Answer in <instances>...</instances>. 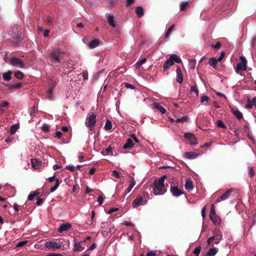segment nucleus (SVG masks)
I'll return each instance as SVG.
<instances>
[{"label":"nucleus","mask_w":256,"mask_h":256,"mask_svg":"<svg viewBox=\"0 0 256 256\" xmlns=\"http://www.w3.org/2000/svg\"><path fill=\"white\" fill-rule=\"evenodd\" d=\"M156 256V254L155 252L150 251V252H147L146 256Z\"/></svg>","instance_id":"13d9d810"},{"label":"nucleus","mask_w":256,"mask_h":256,"mask_svg":"<svg viewBox=\"0 0 256 256\" xmlns=\"http://www.w3.org/2000/svg\"><path fill=\"white\" fill-rule=\"evenodd\" d=\"M174 27V24H173L168 28V29L167 30L166 33L164 35L165 38H168L170 34L172 31Z\"/></svg>","instance_id":"e433bc0d"},{"label":"nucleus","mask_w":256,"mask_h":256,"mask_svg":"<svg viewBox=\"0 0 256 256\" xmlns=\"http://www.w3.org/2000/svg\"><path fill=\"white\" fill-rule=\"evenodd\" d=\"M108 24L112 28L116 26V22L114 20V17L113 15H110L108 18Z\"/></svg>","instance_id":"412c9836"},{"label":"nucleus","mask_w":256,"mask_h":256,"mask_svg":"<svg viewBox=\"0 0 256 256\" xmlns=\"http://www.w3.org/2000/svg\"><path fill=\"white\" fill-rule=\"evenodd\" d=\"M12 74V71H8L6 72H4L2 74V77L4 80L8 81L11 80V75Z\"/></svg>","instance_id":"cd10ccee"},{"label":"nucleus","mask_w":256,"mask_h":256,"mask_svg":"<svg viewBox=\"0 0 256 256\" xmlns=\"http://www.w3.org/2000/svg\"><path fill=\"white\" fill-rule=\"evenodd\" d=\"M188 6V3L186 2H183L180 6V10L181 11L184 10Z\"/></svg>","instance_id":"79ce46f5"},{"label":"nucleus","mask_w":256,"mask_h":256,"mask_svg":"<svg viewBox=\"0 0 256 256\" xmlns=\"http://www.w3.org/2000/svg\"><path fill=\"white\" fill-rule=\"evenodd\" d=\"M216 126L218 128H223L224 129L226 128V126L224 124L222 120H218L216 122Z\"/></svg>","instance_id":"c9c22d12"},{"label":"nucleus","mask_w":256,"mask_h":256,"mask_svg":"<svg viewBox=\"0 0 256 256\" xmlns=\"http://www.w3.org/2000/svg\"><path fill=\"white\" fill-rule=\"evenodd\" d=\"M184 138L190 140L191 145L197 144V138L194 134L189 132L186 133Z\"/></svg>","instance_id":"0eeeda50"},{"label":"nucleus","mask_w":256,"mask_h":256,"mask_svg":"<svg viewBox=\"0 0 256 256\" xmlns=\"http://www.w3.org/2000/svg\"><path fill=\"white\" fill-rule=\"evenodd\" d=\"M174 62L170 58L168 59L163 65L164 71L166 72L169 69L173 64Z\"/></svg>","instance_id":"dca6fc26"},{"label":"nucleus","mask_w":256,"mask_h":256,"mask_svg":"<svg viewBox=\"0 0 256 256\" xmlns=\"http://www.w3.org/2000/svg\"><path fill=\"white\" fill-rule=\"evenodd\" d=\"M218 252V249L216 248H210L206 254V256H214Z\"/></svg>","instance_id":"a878e982"},{"label":"nucleus","mask_w":256,"mask_h":256,"mask_svg":"<svg viewBox=\"0 0 256 256\" xmlns=\"http://www.w3.org/2000/svg\"><path fill=\"white\" fill-rule=\"evenodd\" d=\"M6 86H8V89L9 90L17 89L16 88V84H8L6 85Z\"/></svg>","instance_id":"3c124183"},{"label":"nucleus","mask_w":256,"mask_h":256,"mask_svg":"<svg viewBox=\"0 0 256 256\" xmlns=\"http://www.w3.org/2000/svg\"><path fill=\"white\" fill-rule=\"evenodd\" d=\"M136 13L138 17H142L144 15L143 8L140 6L136 7Z\"/></svg>","instance_id":"393cba45"},{"label":"nucleus","mask_w":256,"mask_h":256,"mask_svg":"<svg viewBox=\"0 0 256 256\" xmlns=\"http://www.w3.org/2000/svg\"><path fill=\"white\" fill-rule=\"evenodd\" d=\"M31 164L32 167L35 170H38L42 166V162L36 158H32L31 160Z\"/></svg>","instance_id":"ddd939ff"},{"label":"nucleus","mask_w":256,"mask_h":256,"mask_svg":"<svg viewBox=\"0 0 256 256\" xmlns=\"http://www.w3.org/2000/svg\"><path fill=\"white\" fill-rule=\"evenodd\" d=\"M164 180L160 178L158 180H156L154 182V184H158V185H160L162 186H164Z\"/></svg>","instance_id":"58836bf2"},{"label":"nucleus","mask_w":256,"mask_h":256,"mask_svg":"<svg viewBox=\"0 0 256 256\" xmlns=\"http://www.w3.org/2000/svg\"><path fill=\"white\" fill-rule=\"evenodd\" d=\"M210 100V98L207 96H201L200 102H208Z\"/></svg>","instance_id":"8fccbe9b"},{"label":"nucleus","mask_w":256,"mask_h":256,"mask_svg":"<svg viewBox=\"0 0 256 256\" xmlns=\"http://www.w3.org/2000/svg\"><path fill=\"white\" fill-rule=\"evenodd\" d=\"M232 191V189L227 190L223 194L218 198L215 201V203L219 202L222 200H226L230 196V193Z\"/></svg>","instance_id":"1a4fd4ad"},{"label":"nucleus","mask_w":256,"mask_h":256,"mask_svg":"<svg viewBox=\"0 0 256 256\" xmlns=\"http://www.w3.org/2000/svg\"><path fill=\"white\" fill-rule=\"evenodd\" d=\"M43 201H44L43 198H38V200H37V202H36V204L38 206H40L42 204V203Z\"/></svg>","instance_id":"69168bd1"},{"label":"nucleus","mask_w":256,"mask_h":256,"mask_svg":"<svg viewBox=\"0 0 256 256\" xmlns=\"http://www.w3.org/2000/svg\"><path fill=\"white\" fill-rule=\"evenodd\" d=\"M144 200L143 197H138L134 200L132 203V207L134 208H138L140 204H143Z\"/></svg>","instance_id":"f8f14e48"},{"label":"nucleus","mask_w":256,"mask_h":256,"mask_svg":"<svg viewBox=\"0 0 256 256\" xmlns=\"http://www.w3.org/2000/svg\"><path fill=\"white\" fill-rule=\"evenodd\" d=\"M45 246L48 248L59 249L61 248L62 244H59L54 240L46 242L45 243Z\"/></svg>","instance_id":"423d86ee"},{"label":"nucleus","mask_w":256,"mask_h":256,"mask_svg":"<svg viewBox=\"0 0 256 256\" xmlns=\"http://www.w3.org/2000/svg\"><path fill=\"white\" fill-rule=\"evenodd\" d=\"M218 62V60L216 58L212 57L210 58L208 60V64L214 68H216Z\"/></svg>","instance_id":"aec40b11"},{"label":"nucleus","mask_w":256,"mask_h":256,"mask_svg":"<svg viewBox=\"0 0 256 256\" xmlns=\"http://www.w3.org/2000/svg\"><path fill=\"white\" fill-rule=\"evenodd\" d=\"M170 190L172 195L174 196H178L183 194L182 190L175 186H171Z\"/></svg>","instance_id":"9d476101"},{"label":"nucleus","mask_w":256,"mask_h":256,"mask_svg":"<svg viewBox=\"0 0 256 256\" xmlns=\"http://www.w3.org/2000/svg\"><path fill=\"white\" fill-rule=\"evenodd\" d=\"M169 58L174 62L181 63L182 62L180 58L176 54L170 55Z\"/></svg>","instance_id":"4be33fe9"},{"label":"nucleus","mask_w":256,"mask_h":256,"mask_svg":"<svg viewBox=\"0 0 256 256\" xmlns=\"http://www.w3.org/2000/svg\"><path fill=\"white\" fill-rule=\"evenodd\" d=\"M184 156L188 159H193L197 157L198 154L194 152H186L184 154Z\"/></svg>","instance_id":"5701e85b"},{"label":"nucleus","mask_w":256,"mask_h":256,"mask_svg":"<svg viewBox=\"0 0 256 256\" xmlns=\"http://www.w3.org/2000/svg\"><path fill=\"white\" fill-rule=\"evenodd\" d=\"M210 207L211 208L210 212V217L212 216L216 215L214 204H212L210 205Z\"/></svg>","instance_id":"4c0bfd02"},{"label":"nucleus","mask_w":256,"mask_h":256,"mask_svg":"<svg viewBox=\"0 0 256 256\" xmlns=\"http://www.w3.org/2000/svg\"><path fill=\"white\" fill-rule=\"evenodd\" d=\"M146 58H142L141 60H138L136 64V68L140 67L142 64L145 63L146 62Z\"/></svg>","instance_id":"a19ab883"},{"label":"nucleus","mask_w":256,"mask_h":256,"mask_svg":"<svg viewBox=\"0 0 256 256\" xmlns=\"http://www.w3.org/2000/svg\"><path fill=\"white\" fill-rule=\"evenodd\" d=\"M211 220L212 222L215 225H219L220 224L221 220L219 216H218L216 214L214 216H212L210 217Z\"/></svg>","instance_id":"f3484780"},{"label":"nucleus","mask_w":256,"mask_h":256,"mask_svg":"<svg viewBox=\"0 0 256 256\" xmlns=\"http://www.w3.org/2000/svg\"><path fill=\"white\" fill-rule=\"evenodd\" d=\"M248 174L250 178H252L254 176V171L252 167L249 168Z\"/></svg>","instance_id":"49530a36"},{"label":"nucleus","mask_w":256,"mask_h":256,"mask_svg":"<svg viewBox=\"0 0 256 256\" xmlns=\"http://www.w3.org/2000/svg\"><path fill=\"white\" fill-rule=\"evenodd\" d=\"M54 86H50L48 88V89L46 90V96L48 98L49 100H51L52 98V92L53 91V88Z\"/></svg>","instance_id":"7c9ffc66"},{"label":"nucleus","mask_w":256,"mask_h":256,"mask_svg":"<svg viewBox=\"0 0 256 256\" xmlns=\"http://www.w3.org/2000/svg\"><path fill=\"white\" fill-rule=\"evenodd\" d=\"M222 44L220 42H216L215 44L212 45V46L214 48L219 49L220 47L221 46Z\"/></svg>","instance_id":"5fc2aeb1"},{"label":"nucleus","mask_w":256,"mask_h":256,"mask_svg":"<svg viewBox=\"0 0 256 256\" xmlns=\"http://www.w3.org/2000/svg\"><path fill=\"white\" fill-rule=\"evenodd\" d=\"M20 128L19 124L12 125L10 128V132L11 134H14Z\"/></svg>","instance_id":"bb28decb"},{"label":"nucleus","mask_w":256,"mask_h":256,"mask_svg":"<svg viewBox=\"0 0 256 256\" xmlns=\"http://www.w3.org/2000/svg\"><path fill=\"white\" fill-rule=\"evenodd\" d=\"M196 61L195 60H191L189 62V68L192 70H194L196 66Z\"/></svg>","instance_id":"a18cd8bd"},{"label":"nucleus","mask_w":256,"mask_h":256,"mask_svg":"<svg viewBox=\"0 0 256 256\" xmlns=\"http://www.w3.org/2000/svg\"><path fill=\"white\" fill-rule=\"evenodd\" d=\"M10 105V103L6 101H2L0 103V107L6 108L9 106Z\"/></svg>","instance_id":"c03bdc74"},{"label":"nucleus","mask_w":256,"mask_h":256,"mask_svg":"<svg viewBox=\"0 0 256 256\" xmlns=\"http://www.w3.org/2000/svg\"><path fill=\"white\" fill-rule=\"evenodd\" d=\"M45 22L46 23V24H48L49 26H52L53 24L52 19L51 18L50 16H48L46 18V19L45 20Z\"/></svg>","instance_id":"37998d69"},{"label":"nucleus","mask_w":256,"mask_h":256,"mask_svg":"<svg viewBox=\"0 0 256 256\" xmlns=\"http://www.w3.org/2000/svg\"><path fill=\"white\" fill-rule=\"evenodd\" d=\"M240 60L241 62H239L236 64V72H238L240 71L245 70L246 69V60L244 56H240Z\"/></svg>","instance_id":"20e7f679"},{"label":"nucleus","mask_w":256,"mask_h":256,"mask_svg":"<svg viewBox=\"0 0 256 256\" xmlns=\"http://www.w3.org/2000/svg\"><path fill=\"white\" fill-rule=\"evenodd\" d=\"M112 124L111 121H110L108 120H107L106 123L105 124L104 127V129L106 130H109L112 129Z\"/></svg>","instance_id":"72a5a7b5"},{"label":"nucleus","mask_w":256,"mask_h":256,"mask_svg":"<svg viewBox=\"0 0 256 256\" xmlns=\"http://www.w3.org/2000/svg\"><path fill=\"white\" fill-rule=\"evenodd\" d=\"M27 242V241H20L18 242L16 245V247H22L24 246Z\"/></svg>","instance_id":"09e8293b"},{"label":"nucleus","mask_w":256,"mask_h":256,"mask_svg":"<svg viewBox=\"0 0 256 256\" xmlns=\"http://www.w3.org/2000/svg\"><path fill=\"white\" fill-rule=\"evenodd\" d=\"M166 191L165 186H162L158 184H154V188L153 190V193L154 195L162 194Z\"/></svg>","instance_id":"39448f33"},{"label":"nucleus","mask_w":256,"mask_h":256,"mask_svg":"<svg viewBox=\"0 0 256 256\" xmlns=\"http://www.w3.org/2000/svg\"><path fill=\"white\" fill-rule=\"evenodd\" d=\"M100 44V41L97 38H95L89 42L88 44V46L90 48H94L97 47Z\"/></svg>","instance_id":"2eb2a0df"},{"label":"nucleus","mask_w":256,"mask_h":256,"mask_svg":"<svg viewBox=\"0 0 256 256\" xmlns=\"http://www.w3.org/2000/svg\"><path fill=\"white\" fill-rule=\"evenodd\" d=\"M176 81L179 84H182L183 82V75L180 68L179 66H177L176 70Z\"/></svg>","instance_id":"9b49d317"},{"label":"nucleus","mask_w":256,"mask_h":256,"mask_svg":"<svg viewBox=\"0 0 256 256\" xmlns=\"http://www.w3.org/2000/svg\"><path fill=\"white\" fill-rule=\"evenodd\" d=\"M84 250L82 246L78 242H76L74 245V250L75 252H80Z\"/></svg>","instance_id":"2f4dec72"},{"label":"nucleus","mask_w":256,"mask_h":256,"mask_svg":"<svg viewBox=\"0 0 256 256\" xmlns=\"http://www.w3.org/2000/svg\"><path fill=\"white\" fill-rule=\"evenodd\" d=\"M185 188L188 191L194 188L193 182L190 180L186 179L185 184Z\"/></svg>","instance_id":"a211bd4d"},{"label":"nucleus","mask_w":256,"mask_h":256,"mask_svg":"<svg viewBox=\"0 0 256 256\" xmlns=\"http://www.w3.org/2000/svg\"><path fill=\"white\" fill-rule=\"evenodd\" d=\"M224 56H225V52H222L220 58L217 59L218 62H220L221 60H222L224 58Z\"/></svg>","instance_id":"052dcab7"},{"label":"nucleus","mask_w":256,"mask_h":256,"mask_svg":"<svg viewBox=\"0 0 256 256\" xmlns=\"http://www.w3.org/2000/svg\"><path fill=\"white\" fill-rule=\"evenodd\" d=\"M206 206H204L201 211L202 216L204 218L206 217Z\"/></svg>","instance_id":"4d7b16f0"},{"label":"nucleus","mask_w":256,"mask_h":256,"mask_svg":"<svg viewBox=\"0 0 256 256\" xmlns=\"http://www.w3.org/2000/svg\"><path fill=\"white\" fill-rule=\"evenodd\" d=\"M201 249H202V248H201L200 246H198L196 248L194 249V250L193 252V254L196 256H198L200 254Z\"/></svg>","instance_id":"ea45409f"},{"label":"nucleus","mask_w":256,"mask_h":256,"mask_svg":"<svg viewBox=\"0 0 256 256\" xmlns=\"http://www.w3.org/2000/svg\"><path fill=\"white\" fill-rule=\"evenodd\" d=\"M56 137L60 138L62 136V132L60 131H58L56 132Z\"/></svg>","instance_id":"774afa93"},{"label":"nucleus","mask_w":256,"mask_h":256,"mask_svg":"<svg viewBox=\"0 0 256 256\" xmlns=\"http://www.w3.org/2000/svg\"><path fill=\"white\" fill-rule=\"evenodd\" d=\"M190 120V118L188 116H184L180 118H178L176 119V122L177 123H178V122H182V123H183L184 122H188Z\"/></svg>","instance_id":"c756f323"},{"label":"nucleus","mask_w":256,"mask_h":256,"mask_svg":"<svg viewBox=\"0 0 256 256\" xmlns=\"http://www.w3.org/2000/svg\"><path fill=\"white\" fill-rule=\"evenodd\" d=\"M125 86L127 88H131L132 90L134 89V86L132 84H130L128 83H125Z\"/></svg>","instance_id":"e2e57ef3"},{"label":"nucleus","mask_w":256,"mask_h":256,"mask_svg":"<svg viewBox=\"0 0 256 256\" xmlns=\"http://www.w3.org/2000/svg\"><path fill=\"white\" fill-rule=\"evenodd\" d=\"M10 64L14 66L23 68L24 67V62L17 58H12L10 60Z\"/></svg>","instance_id":"6e6552de"},{"label":"nucleus","mask_w":256,"mask_h":256,"mask_svg":"<svg viewBox=\"0 0 256 256\" xmlns=\"http://www.w3.org/2000/svg\"><path fill=\"white\" fill-rule=\"evenodd\" d=\"M222 232L218 228L214 230L213 232V236L208 238L207 240L208 244L214 246V243L218 244L222 240Z\"/></svg>","instance_id":"f03ea898"},{"label":"nucleus","mask_w":256,"mask_h":256,"mask_svg":"<svg viewBox=\"0 0 256 256\" xmlns=\"http://www.w3.org/2000/svg\"><path fill=\"white\" fill-rule=\"evenodd\" d=\"M60 184V182L59 180L56 179L55 185L50 188V192H53L55 190H56L57 189V188L58 187Z\"/></svg>","instance_id":"f704fd0d"},{"label":"nucleus","mask_w":256,"mask_h":256,"mask_svg":"<svg viewBox=\"0 0 256 256\" xmlns=\"http://www.w3.org/2000/svg\"><path fill=\"white\" fill-rule=\"evenodd\" d=\"M142 197H143L144 200L145 199L144 203L146 202L147 199H148V198H149L148 194L147 192H144L143 194Z\"/></svg>","instance_id":"6e6d98bb"},{"label":"nucleus","mask_w":256,"mask_h":256,"mask_svg":"<svg viewBox=\"0 0 256 256\" xmlns=\"http://www.w3.org/2000/svg\"><path fill=\"white\" fill-rule=\"evenodd\" d=\"M14 75L16 78L19 80H22L24 76L23 73L20 70L15 72L14 73Z\"/></svg>","instance_id":"473e14b6"},{"label":"nucleus","mask_w":256,"mask_h":256,"mask_svg":"<svg viewBox=\"0 0 256 256\" xmlns=\"http://www.w3.org/2000/svg\"><path fill=\"white\" fill-rule=\"evenodd\" d=\"M134 146V144L131 138H128L126 142L123 146L124 149L131 148Z\"/></svg>","instance_id":"6ab92c4d"},{"label":"nucleus","mask_w":256,"mask_h":256,"mask_svg":"<svg viewBox=\"0 0 256 256\" xmlns=\"http://www.w3.org/2000/svg\"><path fill=\"white\" fill-rule=\"evenodd\" d=\"M96 123V116L92 114L87 118L86 122V125L90 128V130H92Z\"/></svg>","instance_id":"7ed1b4c3"},{"label":"nucleus","mask_w":256,"mask_h":256,"mask_svg":"<svg viewBox=\"0 0 256 256\" xmlns=\"http://www.w3.org/2000/svg\"><path fill=\"white\" fill-rule=\"evenodd\" d=\"M35 196L33 192L30 193L28 196V200H32L34 198Z\"/></svg>","instance_id":"338daca9"},{"label":"nucleus","mask_w":256,"mask_h":256,"mask_svg":"<svg viewBox=\"0 0 256 256\" xmlns=\"http://www.w3.org/2000/svg\"><path fill=\"white\" fill-rule=\"evenodd\" d=\"M72 227V224L70 223L64 224H61L58 229L59 232L68 231Z\"/></svg>","instance_id":"4468645a"},{"label":"nucleus","mask_w":256,"mask_h":256,"mask_svg":"<svg viewBox=\"0 0 256 256\" xmlns=\"http://www.w3.org/2000/svg\"><path fill=\"white\" fill-rule=\"evenodd\" d=\"M135 2L134 0H126V6L129 7L131 5H132L133 4H134Z\"/></svg>","instance_id":"864d4df0"},{"label":"nucleus","mask_w":256,"mask_h":256,"mask_svg":"<svg viewBox=\"0 0 256 256\" xmlns=\"http://www.w3.org/2000/svg\"><path fill=\"white\" fill-rule=\"evenodd\" d=\"M66 168L70 170L71 172H74L75 170V168L73 166H66Z\"/></svg>","instance_id":"680f3d73"},{"label":"nucleus","mask_w":256,"mask_h":256,"mask_svg":"<svg viewBox=\"0 0 256 256\" xmlns=\"http://www.w3.org/2000/svg\"><path fill=\"white\" fill-rule=\"evenodd\" d=\"M130 137L134 140V142H136L137 143L139 142L138 139L136 137V135L134 134H132L130 135Z\"/></svg>","instance_id":"0e129e2a"},{"label":"nucleus","mask_w":256,"mask_h":256,"mask_svg":"<svg viewBox=\"0 0 256 256\" xmlns=\"http://www.w3.org/2000/svg\"><path fill=\"white\" fill-rule=\"evenodd\" d=\"M232 111L234 114L238 118V119H242V112L239 111L236 108H232Z\"/></svg>","instance_id":"c85d7f7f"},{"label":"nucleus","mask_w":256,"mask_h":256,"mask_svg":"<svg viewBox=\"0 0 256 256\" xmlns=\"http://www.w3.org/2000/svg\"><path fill=\"white\" fill-rule=\"evenodd\" d=\"M42 130L44 132H48L50 130L49 126L46 124H44L42 127Z\"/></svg>","instance_id":"de8ad7c7"},{"label":"nucleus","mask_w":256,"mask_h":256,"mask_svg":"<svg viewBox=\"0 0 256 256\" xmlns=\"http://www.w3.org/2000/svg\"><path fill=\"white\" fill-rule=\"evenodd\" d=\"M98 202L99 204H102L104 202V198L102 196H99L98 198Z\"/></svg>","instance_id":"bf43d9fd"},{"label":"nucleus","mask_w":256,"mask_h":256,"mask_svg":"<svg viewBox=\"0 0 256 256\" xmlns=\"http://www.w3.org/2000/svg\"><path fill=\"white\" fill-rule=\"evenodd\" d=\"M154 106L162 114H164L166 112V110L158 103H154Z\"/></svg>","instance_id":"b1692460"},{"label":"nucleus","mask_w":256,"mask_h":256,"mask_svg":"<svg viewBox=\"0 0 256 256\" xmlns=\"http://www.w3.org/2000/svg\"><path fill=\"white\" fill-rule=\"evenodd\" d=\"M112 176L116 177V178H120V174L116 170H115L112 172Z\"/></svg>","instance_id":"603ef678"},{"label":"nucleus","mask_w":256,"mask_h":256,"mask_svg":"<svg viewBox=\"0 0 256 256\" xmlns=\"http://www.w3.org/2000/svg\"><path fill=\"white\" fill-rule=\"evenodd\" d=\"M64 52L60 48L53 50L47 57L48 63L51 66H58L62 60Z\"/></svg>","instance_id":"f257e3e1"}]
</instances>
